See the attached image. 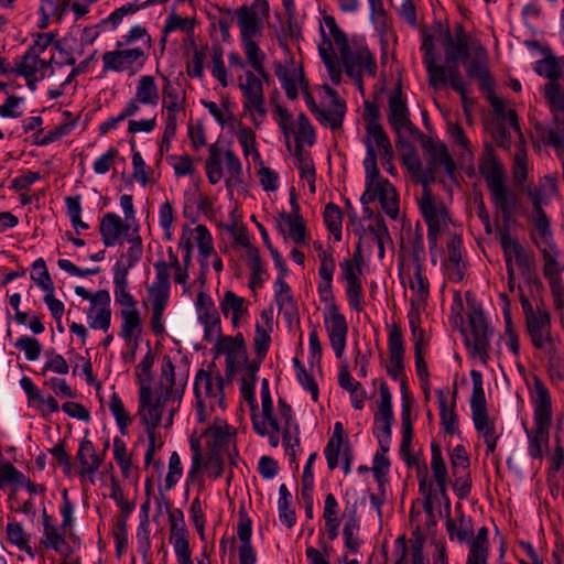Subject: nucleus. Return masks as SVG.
<instances>
[{
  "label": "nucleus",
  "mask_w": 564,
  "mask_h": 564,
  "mask_svg": "<svg viewBox=\"0 0 564 564\" xmlns=\"http://www.w3.org/2000/svg\"><path fill=\"white\" fill-rule=\"evenodd\" d=\"M131 243L132 245L128 251L113 264L112 273H123V275H128L130 269H132L139 261L142 254L141 239L139 237L132 239Z\"/></svg>",
  "instance_id": "13d9d810"
},
{
  "label": "nucleus",
  "mask_w": 564,
  "mask_h": 564,
  "mask_svg": "<svg viewBox=\"0 0 564 564\" xmlns=\"http://www.w3.org/2000/svg\"><path fill=\"white\" fill-rule=\"evenodd\" d=\"M178 247H188L191 249L197 247L200 268L203 271L208 269L209 257L214 254V242L212 234L206 226L200 224L195 227L183 226Z\"/></svg>",
  "instance_id": "aec40b11"
},
{
  "label": "nucleus",
  "mask_w": 564,
  "mask_h": 564,
  "mask_svg": "<svg viewBox=\"0 0 564 564\" xmlns=\"http://www.w3.org/2000/svg\"><path fill=\"white\" fill-rule=\"evenodd\" d=\"M479 172L485 178L488 189L506 183V171L491 149H487L482 153Z\"/></svg>",
  "instance_id": "72a5a7b5"
},
{
  "label": "nucleus",
  "mask_w": 564,
  "mask_h": 564,
  "mask_svg": "<svg viewBox=\"0 0 564 564\" xmlns=\"http://www.w3.org/2000/svg\"><path fill=\"white\" fill-rule=\"evenodd\" d=\"M7 539L9 543L15 545L19 550L26 552L34 557V552L29 544L30 536L19 522H10L6 527Z\"/></svg>",
  "instance_id": "0e129e2a"
},
{
  "label": "nucleus",
  "mask_w": 564,
  "mask_h": 564,
  "mask_svg": "<svg viewBox=\"0 0 564 564\" xmlns=\"http://www.w3.org/2000/svg\"><path fill=\"white\" fill-rule=\"evenodd\" d=\"M188 375L185 366H174L167 358L161 368V388H185Z\"/></svg>",
  "instance_id": "603ef678"
},
{
  "label": "nucleus",
  "mask_w": 564,
  "mask_h": 564,
  "mask_svg": "<svg viewBox=\"0 0 564 564\" xmlns=\"http://www.w3.org/2000/svg\"><path fill=\"white\" fill-rule=\"evenodd\" d=\"M274 73L288 98H297L301 89L304 88V76L301 68L296 67L293 57H286L284 63L274 65Z\"/></svg>",
  "instance_id": "cd10ccee"
},
{
  "label": "nucleus",
  "mask_w": 564,
  "mask_h": 564,
  "mask_svg": "<svg viewBox=\"0 0 564 564\" xmlns=\"http://www.w3.org/2000/svg\"><path fill=\"white\" fill-rule=\"evenodd\" d=\"M184 390H140L138 415L145 430H155L162 422L164 413H169L167 425L182 399Z\"/></svg>",
  "instance_id": "20e7f679"
},
{
  "label": "nucleus",
  "mask_w": 564,
  "mask_h": 564,
  "mask_svg": "<svg viewBox=\"0 0 564 564\" xmlns=\"http://www.w3.org/2000/svg\"><path fill=\"white\" fill-rule=\"evenodd\" d=\"M322 41L319 55L325 64L328 77L334 85L341 82L344 68L359 90H362L364 77H373L377 73L375 55L364 39L348 41L345 32L337 25L334 17L325 15L321 24Z\"/></svg>",
  "instance_id": "f257e3e1"
},
{
  "label": "nucleus",
  "mask_w": 564,
  "mask_h": 564,
  "mask_svg": "<svg viewBox=\"0 0 564 564\" xmlns=\"http://www.w3.org/2000/svg\"><path fill=\"white\" fill-rule=\"evenodd\" d=\"M251 303L248 299L238 295L232 290H225L218 295V307L221 315L229 319L234 329L240 328L250 318Z\"/></svg>",
  "instance_id": "412c9836"
},
{
  "label": "nucleus",
  "mask_w": 564,
  "mask_h": 564,
  "mask_svg": "<svg viewBox=\"0 0 564 564\" xmlns=\"http://www.w3.org/2000/svg\"><path fill=\"white\" fill-rule=\"evenodd\" d=\"M389 122L398 132L410 126L409 110L400 89L389 97Z\"/></svg>",
  "instance_id": "79ce46f5"
},
{
  "label": "nucleus",
  "mask_w": 564,
  "mask_h": 564,
  "mask_svg": "<svg viewBox=\"0 0 564 564\" xmlns=\"http://www.w3.org/2000/svg\"><path fill=\"white\" fill-rule=\"evenodd\" d=\"M388 351L389 361L387 372L389 377L399 384L406 388L408 378L404 367V340L401 328L397 324L388 327Z\"/></svg>",
  "instance_id": "a211bd4d"
},
{
  "label": "nucleus",
  "mask_w": 564,
  "mask_h": 564,
  "mask_svg": "<svg viewBox=\"0 0 564 564\" xmlns=\"http://www.w3.org/2000/svg\"><path fill=\"white\" fill-rule=\"evenodd\" d=\"M274 300L279 312L291 319L297 312V304L292 295L291 288L282 276H278L274 282Z\"/></svg>",
  "instance_id": "37998d69"
},
{
  "label": "nucleus",
  "mask_w": 564,
  "mask_h": 564,
  "mask_svg": "<svg viewBox=\"0 0 564 564\" xmlns=\"http://www.w3.org/2000/svg\"><path fill=\"white\" fill-rule=\"evenodd\" d=\"M360 258V251H358L339 263L340 278L346 281V284L361 281L362 269Z\"/></svg>",
  "instance_id": "338daca9"
},
{
  "label": "nucleus",
  "mask_w": 564,
  "mask_h": 564,
  "mask_svg": "<svg viewBox=\"0 0 564 564\" xmlns=\"http://www.w3.org/2000/svg\"><path fill=\"white\" fill-rule=\"evenodd\" d=\"M456 397L457 390H438L441 422L447 434H454L458 429L455 412Z\"/></svg>",
  "instance_id": "f704fd0d"
},
{
  "label": "nucleus",
  "mask_w": 564,
  "mask_h": 564,
  "mask_svg": "<svg viewBox=\"0 0 564 564\" xmlns=\"http://www.w3.org/2000/svg\"><path fill=\"white\" fill-rule=\"evenodd\" d=\"M77 296L89 302L86 310L87 323L93 329L107 332L111 324V297L107 290H98L95 293L77 285L74 289Z\"/></svg>",
  "instance_id": "ddd939ff"
},
{
  "label": "nucleus",
  "mask_w": 564,
  "mask_h": 564,
  "mask_svg": "<svg viewBox=\"0 0 564 564\" xmlns=\"http://www.w3.org/2000/svg\"><path fill=\"white\" fill-rule=\"evenodd\" d=\"M421 51L423 52V64L425 65L429 82L434 88L449 85L462 99L464 108L468 102L467 84L463 79L457 65H438L437 54L435 52L434 42L431 36L424 37Z\"/></svg>",
  "instance_id": "39448f33"
},
{
  "label": "nucleus",
  "mask_w": 564,
  "mask_h": 564,
  "mask_svg": "<svg viewBox=\"0 0 564 564\" xmlns=\"http://www.w3.org/2000/svg\"><path fill=\"white\" fill-rule=\"evenodd\" d=\"M268 9L267 1L257 0L249 7L243 6L236 10L235 15L241 39H258L262 35Z\"/></svg>",
  "instance_id": "6ab92c4d"
},
{
  "label": "nucleus",
  "mask_w": 564,
  "mask_h": 564,
  "mask_svg": "<svg viewBox=\"0 0 564 564\" xmlns=\"http://www.w3.org/2000/svg\"><path fill=\"white\" fill-rule=\"evenodd\" d=\"M322 93L325 104L317 106L311 100L307 106L322 126L328 127L334 132L340 130L346 113V105L328 85L322 86Z\"/></svg>",
  "instance_id": "2eb2a0df"
},
{
  "label": "nucleus",
  "mask_w": 564,
  "mask_h": 564,
  "mask_svg": "<svg viewBox=\"0 0 564 564\" xmlns=\"http://www.w3.org/2000/svg\"><path fill=\"white\" fill-rule=\"evenodd\" d=\"M234 124L232 129L235 130V134L242 149L245 158L251 156L254 162L261 161V155L257 149L254 131L239 120H234Z\"/></svg>",
  "instance_id": "3c124183"
},
{
  "label": "nucleus",
  "mask_w": 564,
  "mask_h": 564,
  "mask_svg": "<svg viewBox=\"0 0 564 564\" xmlns=\"http://www.w3.org/2000/svg\"><path fill=\"white\" fill-rule=\"evenodd\" d=\"M213 350L215 356H225L226 372L229 377H235L236 372L248 360L247 346L245 337L241 333L235 336L219 335L214 341Z\"/></svg>",
  "instance_id": "dca6fc26"
},
{
  "label": "nucleus",
  "mask_w": 564,
  "mask_h": 564,
  "mask_svg": "<svg viewBox=\"0 0 564 564\" xmlns=\"http://www.w3.org/2000/svg\"><path fill=\"white\" fill-rule=\"evenodd\" d=\"M543 97L552 112H564V87L557 82H549L544 85Z\"/></svg>",
  "instance_id": "69168bd1"
},
{
  "label": "nucleus",
  "mask_w": 564,
  "mask_h": 564,
  "mask_svg": "<svg viewBox=\"0 0 564 564\" xmlns=\"http://www.w3.org/2000/svg\"><path fill=\"white\" fill-rule=\"evenodd\" d=\"M196 25L195 18L191 17H182L177 14L176 12H171L163 24L162 28V39L160 41L162 50H164L166 44L167 35L174 32H182L187 36L193 35L194 29Z\"/></svg>",
  "instance_id": "a19ab883"
},
{
  "label": "nucleus",
  "mask_w": 564,
  "mask_h": 564,
  "mask_svg": "<svg viewBox=\"0 0 564 564\" xmlns=\"http://www.w3.org/2000/svg\"><path fill=\"white\" fill-rule=\"evenodd\" d=\"M154 270L155 279L148 286V302L151 308H166L171 291L169 264L164 260L156 261Z\"/></svg>",
  "instance_id": "bb28decb"
},
{
  "label": "nucleus",
  "mask_w": 564,
  "mask_h": 564,
  "mask_svg": "<svg viewBox=\"0 0 564 564\" xmlns=\"http://www.w3.org/2000/svg\"><path fill=\"white\" fill-rule=\"evenodd\" d=\"M119 315L121 318L120 337L127 345L135 346L142 334L141 316L138 307L120 310Z\"/></svg>",
  "instance_id": "c9c22d12"
},
{
  "label": "nucleus",
  "mask_w": 564,
  "mask_h": 564,
  "mask_svg": "<svg viewBox=\"0 0 564 564\" xmlns=\"http://www.w3.org/2000/svg\"><path fill=\"white\" fill-rule=\"evenodd\" d=\"M162 95L155 78L152 75H142L135 83L134 97L145 106L155 108Z\"/></svg>",
  "instance_id": "ea45409f"
},
{
  "label": "nucleus",
  "mask_w": 564,
  "mask_h": 564,
  "mask_svg": "<svg viewBox=\"0 0 564 564\" xmlns=\"http://www.w3.org/2000/svg\"><path fill=\"white\" fill-rule=\"evenodd\" d=\"M423 147L426 149L429 153V161L427 166L424 170L421 181L427 176L429 173L433 175V182L436 178V172L438 170V166H444L445 172L448 176V178L457 183L456 180V164L452 158V155L448 152L447 147L445 143L440 141H426L424 142Z\"/></svg>",
  "instance_id": "393cba45"
},
{
  "label": "nucleus",
  "mask_w": 564,
  "mask_h": 564,
  "mask_svg": "<svg viewBox=\"0 0 564 564\" xmlns=\"http://www.w3.org/2000/svg\"><path fill=\"white\" fill-rule=\"evenodd\" d=\"M468 322L470 336L466 337V345L474 358L485 362L488 356L489 336L491 335L487 317L480 307L474 306L468 313Z\"/></svg>",
  "instance_id": "f3484780"
},
{
  "label": "nucleus",
  "mask_w": 564,
  "mask_h": 564,
  "mask_svg": "<svg viewBox=\"0 0 564 564\" xmlns=\"http://www.w3.org/2000/svg\"><path fill=\"white\" fill-rule=\"evenodd\" d=\"M343 424L340 422H336L334 425L333 435L324 451L327 460V466L330 470L335 469L338 466V457L340 454V448L343 446Z\"/></svg>",
  "instance_id": "bf43d9fd"
},
{
  "label": "nucleus",
  "mask_w": 564,
  "mask_h": 564,
  "mask_svg": "<svg viewBox=\"0 0 564 564\" xmlns=\"http://www.w3.org/2000/svg\"><path fill=\"white\" fill-rule=\"evenodd\" d=\"M433 182V175L427 174L422 180L423 191L419 199L420 210L427 224L429 232L427 239L430 249L436 248L438 235L446 234L448 219L445 209L442 205L437 204L435 197L432 195L429 186Z\"/></svg>",
  "instance_id": "9b49d317"
},
{
  "label": "nucleus",
  "mask_w": 564,
  "mask_h": 564,
  "mask_svg": "<svg viewBox=\"0 0 564 564\" xmlns=\"http://www.w3.org/2000/svg\"><path fill=\"white\" fill-rule=\"evenodd\" d=\"M446 245V257L442 263L444 274L449 281L459 282L466 273L463 240L459 235L449 232Z\"/></svg>",
  "instance_id": "a878e982"
},
{
  "label": "nucleus",
  "mask_w": 564,
  "mask_h": 564,
  "mask_svg": "<svg viewBox=\"0 0 564 564\" xmlns=\"http://www.w3.org/2000/svg\"><path fill=\"white\" fill-rule=\"evenodd\" d=\"M470 409L474 425L478 433L495 424L488 415L485 390H473Z\"/></svg>",
  "instance_id": "de8ad7c7"
},
{
  "label": "nucleus",
  "mask_w": 564,
  "mask_h": 564,
  "mask_svg": "<svg viewBox=\"0 0 564 564\" xmlns=\"http://www.w3.org/2000/svg\"><path fill=\"white\" fill-rule=\"evenodd\" d=\"M345 523L343 528V536L345 546L352 553H357L361 545V539L359 538L360 520L357 516V507H346L345 509Z\"/></svg>",
  "instance_id": "58836bf2"
},
{
  "label": "nucleus",
  "mask_w": 564,
  "mask_h": 564,
  "mask_svg": "<svg viewBox=\"0 0 564 564\" xmlns=\"http://www.w3.org/2000/svg\"><path fill=\"white\" fill-rule=\"evenodd\" d=\"M433 182V175L427 174L422 180L423 191L419 199L420 210L427 224L429 232L427 239L430 249L436 248L438 235L446 234L448 219L445 209L442 205L437 204L435 197L432 195L429 186Z\"/></svg>",
  "instance_id": "9d476101"
},
{
  "label": "nucleus",
  "mask_w": 564,
  "mask_h": 564,
  "mask_svg": "<svg viewBox=\"0 0 564 564\" xmlns=\"http://www.w3.org/2000/svg\"><path fill=\"white\" fill-rule=\"evenodd\" d=\"M550 427L545 425H535L533 430L524 427L527 437L529 440V455L531 458H542L543 448L549 447Z\"/></svg>",
  "instance_id": "6e6d98bb"
},
{
  "label": "nucleus",
  "mask_w": 564,
  "mask_h": 564,
  "mask_svg": "<svg viewBox=\"0 0 564 564\" xmlns=\"http://www.w3.org/2000/svg\"><path fill=\"white\" fill-rule=\"evenodd\" d=\"M365 121L366 137L364 138V144L366 147V158L364 167L365 171L371 170L373 172L375 169H378L377 156L389 161L392 156V149L388 135L379 123V115L375 107H367Z\"/></svg>",
  "instance_id": "1a4fd4ad"
},
{
  "label": "nucleus",
  "mask_w": 564,
  "mask_h": 564,
  "mask_svg": "<svg viewBox=\"0 0 564 564\" xmlns=\"http://www.w3.org/2000/svg\"><path fill=\"white\" fill-rule=\"evenodd\" d=\"M525 316L527 332L532 345L543 352L550 354L553 349L551 338V318L549 312L541 306L533 307L529 300H521Z\"/></svg>",
  "instance_id": "f8f14e48"
},
{
  "label": "nucleus",
  "mask_w": 564,
  "mask_h": 564,
  "mask_svg": "<svg viewBox=\"0 0 564 564\" xmlns=\"http://www.w3.org/2000/svg\"><path fill=\"white\" fill-rule=\"evenodd\" d=\"M534 411V424L551 426L552 424V400L547 390H536L531 397Z\"/></svg>",
  "instance_id": "8fccbe9b"
},
{
  "label": "nucleus",
  "mask_w": 564,
  "mask_h": 564,
  "mask_svg": "<svg viewBox=\"0 0 564 564\" xmlns=\"http://www.w3.org/2000/svg\"><path fill=\"white\" fill-rule=\"evenodd\" d=\"M469 35L459 26L453 35L448 30L445 32V59L448 65H457L458 59H465L469 56L470 42Z\"/></svg>",
  "instance_id": "2f4dec72"
},
{
  "label": "nucleus",
  "mask_w": 564,
  "mask_h": 564,
  "mask_svg": "<svg viewBox=\"0 0 564 564\" xmlns=\"http://www.w3.org/2000/svg\"><path fill=\"white\" fill-rule=\"evenodd\" d=\"M491 202L497 213L502 218L501 226L510 227L512 218L518 207L517 195L507 187L506 183L489 189Z\"/></svg>",
  "instance_id": "c756f323"
},
{
  "label": "nucleus",
  "mask_w": 564,
  "mask_h": 564,
  "mask_svg": "<svg viewBox=\"0 0 564 564\" xmlns=\"http://www.w3.org/2000/svg\"><path fill=\"white\" fill-rule=\"evenodd\" d=\"M115 304L120 310H132L138 307V302L129 290L128 275L112 273Z\"/></svg>",
  "instance_id": "864d4df0"
},
{
  "label": "nucleus",
  "mask_w": 564,
  "mask_h": 564,
  "mask_svg": "<svg viewBox=\"0 0 564 564\" xmlns=\"http://www.w3.org/2000/svg\"><path fill=\"white\" fill-rule=\"evenodd\" d=\"M77 459L80 465V476H93L101 464V458L96 454L93 442L87 438L79 444Z\"/></svg>",
  "instance_id": "09e8293b"
},
{
  "label": "nucleus",
  "mask_w": 564,
  "mask_h": 564,
  "mask_svg": "<svg viewBox=\"0 0 564 564\" xmlns=\"http://www.w3.org/2000/svg\"><path fill=\"white\" fill-rule=\"evenodd\" d=\"M205 172L210 184H218L226 176L227 186L243 183V167L236 152L218 143L208 148V158L205 162Z\"/></svg>",
  "instance_id": "423d86ee"
},
{
  "label": "nucleus",
  "mask_w": 564,
  "mask_h": 564,
  "mask_svg": "<svg viewBox=\"0 0 564 564\" xmlns=\"http://www.w3.org/2000/svg\"><path fill=\"white\" fill-rule=\"evenodd\" d=\"M53 59V53H51L48 57H40L25 52L24 55L15 63L14 73L24 77L28 87L31 90H35L36 83L44 79L51 72Z\"/></svg>",
  "instance_id": "b1692460"
},
{
  "label": "nucleus",
  "mask_w": 564,
  "mask_h": 564,
  "mask_svg": "<svg viewBox=\"0 0 564 564\" xmlns=\"http://www.w3.org/2000/svg\"><path fill=\"white\" fill-rule=\"evenodd\" d=\"M197 321L204 328V340L213 343L221 334L220 312L217 311L212 296L199 292L195 301Z\"/></svg>",
  "instance_id": "5701e85b"
},
{
  "label": "nucleus",
  "mask_w": 564,
  "mask_h": 564,
  "mask_svg": "<svg viewBox=\"0 0 564 564\" xmlns=\"http://www.w3.org/2000/svg\"><path fill=\"white\" fill-rule=\"evenodd\" d=\"M558 194L557 177L554 174L545 175L538 186L528 192L534 208L544 207Z\"/></svg>",
  "instance_id": "e433bc0d"
},
{
  "label": "nucleus",
  "mask_w": 564,
  "mask_h": 564,
  "mask_svg": "<svg viewBox=\"0 0 564 564\" xmlns=\"http://www.w3.org/2000/svg\"><path fill=\"white\" fill-rule=\"evenodd\" d=\"M470 409L474 425L478 433L495 424L488 415L485 390H473Z\"/></svg>",
  "instance_id": "49530a36"
},
{
  "label": "nucleus",
  "mask_w": 564,
  "mask_h": 564,
  "mask_svg": "<svg viewBox=\"0 0 564 564\" xmlns=\"http://www.w3.org/2000/svg\"><path fill=\"white\" fill-rule=\"evenodd\" d=\"M292 212L280 214L278 229L285 239L300 246L306 243V228L303 217L300 214V207L294 199H291Z\"/></svg>",
  "instance_id": "c85d7f7f"
},
{
  "label": "nucleus",
  "mask_w": 564,
  "mask_h": 564,
  "mask_svg": "<svg viewBox=\"0 0 564 564\" xmlns=\"http://www.w3.org/2000/svg\"><path fill=\"white\" fill-rule=\"evenodd\" d=\"M400 279L412 292L408 319L414 345L416 375L421 383L426 384L429 378L427 367L424 360L426 339L425 332L421 327V316L426 308L430 283L423 270L420 251L415 250L411 258L403 260L400 265Z\"/></svg>",
  "instance_id": "f03ea898"
},
{
  "label": "nucleus",
  "mask_w": 564,
  "mask_h": 564,
  "mask_svg": "<svg viewBox=\"0 0 564 564\" xmlns=\"http://www.w3.org/2000/svg\"><path fill=\"white\" fill-rule=\"evenodd\" d=\"M366 189L360 197L364 212L371 214L368 204L378 200L388 217L395 220L399 217V197L394 186L379 173L378 169L365 171Z\"/></svg>",
  "instance_id": "0eeeda50"
},
{
  "label": "nucleus",
  "mask_w": 564,
  "mask_h": 564,
  "mask_svg": "<svg viewBox=\"0 0 564 564\" xmlns=\"http://www.w3.org/2000/svg\"><path fill=\"white\" fill-rule=\"evenodd\" d=\"M510 227L497 225V234L503 250L506 267L510 275L513 274V262L520 267L527 264V257L520 243L509 232Z\"/></svg>",
  "instance_id": "7c9ffc66"
},
{
  "label": "nucleus",
  "mask_w": 564,
  "mask_h": 564,
  "mask_svg": "<svg viewBox=\"0 0 564 564\" xmlns=\"http://www.w3.org/2000/svg\"><path fill=\"white\" fill-rule=\"evenodd\" d=\"M262 77L254 72L246 70L238 78V87L242 94V115L259 128L268 113Z\"/></svg>",
  "instance_id": "6e6552de"
},
{
  "label": "nucleus",
  "mask_w": 564,
  "mask_h": 564,
  "mask_svg": "<svg viewBox=\"0 0 564 564\" xmlns=\"http://www.w3.org/2000/svg\"><path fill=\"white\" fill-rule=\"evenodd\" d=\"M29 406L34 408L43 417L48 416L58 410V403L54 397L45 393L44 390H25Z\"/></svg>",
  "instance_id": "4d7b16f0"
},
{
  "label": "nucleus",
  "mask_w": 564,
  "mask_h": 564,
  "mask_svg": "<svg viewBox=\"0 0 564 564\" xmlns=\"http://www.w3.org/2000/svg\"><path fill=\"white\" fill-rule=\"evenodd\" d=\"M323 318L335 356L341 359L346 349L348 334L346 317L339 312L337 305H327L323 313Z\"/></svg>",
  "instance_id": "4be33fe9"
},
{
  "label": "nucleus",
  "mask_w": 564,
  "mask_h": 564,
  "mask_svg": "<svg viewBox=\"0 0 564 564\" xmlns=\"http://www.w3.org/2000/svg\"><path fill=\"white\" fill-rule=\"evenodd\" d=\"M323 216L324 223L328 231L333 235L335 241H340L343 227V214L340 208L333 203H328L325 206Z\"/></svg>",
  "instance_id": "774afa93"
},
{
  "label": "nucleus",
  "mask_w": 564,
  "mask_h": 564,
  "mask_svg": "<svg viewBox=\"0 0 564 564\" xmlns=\"http://www.w3.org/2000/svg\"><path fill=\"white\" fill-rule=\"evenodd\" d=\"M196 398L197 415L199 422L206 420V410H214L216 405L224 409L225 395L223 390H194Z\"/></svg>",
  "instance_id": "5fc2aeb1"
},
{
  "label": "nucleus",
  "mask_w": 564,
  "mask_h": 564,
  "mask_svg": "<svg viewBox=\"0 0 564 564\" xmlns=\"http://www.w3.org/2000/svg\"><path fill=\"white\" fill-rule=\"evenodd\" d=\"M130 229L120 216L116 213L105 214L99 224L101 240L106 247H113L121 243V237L127 235Z\"/></svg>",
  "instance_id": "473e14b6"
},
{
  "label": "nucleus",
  "mask_w": 564,
  "mask_h": 564,
  "mask_svg": "<svg viewBox=\"0 0 564 564\" xmlns=\"http://www.w3.org/2000/svg\"><path fill=\"white\" fill-rule=\"evenodd\" d=\"M471 47L476 53V57L467 65V75L470 78H476L482 90H491L492 80L487 67L486 52L479 44H473Z\"/></svg>",
  "instance_id": "4c0bfd02"
},
{
  "label": "nucleus",
  "mask_w": 564,
  "mask_h": 564,
  "mask_svg": "<svg viewBox=\"0 0 564 564\" xmlns=\"http://www.w3.org/2000/svg\"><path fill=\"white\" fill-rule=\"evenodd\" d=\"M152 46V37L147 29L135 24L117 41L115 50L102 54V68L105 72L133 76L143 69Z\"/></svg>",
  "instance_id": "7ed1b4c3"
},
{
  "label": "nucleus",
  "mask_w": 564,
  "mask_h": 564,
  "mask_svg": "<svg viewBox=\"0 0 564 564\" xmlns=\"http://www.w3.org/2000/svg\"><path fill=\"white\" fill-rule=\"evenodd\" d=\"M68 0H41L39 6V29H46L52 20L61 22L67 10Z\"/></svg>",
  "instance_id": "c03bdc74"
},
{
  "label": "nucleus",
  "mask_w": 564,
  "mask_h": 564,
  "mask_svg": "<svg viewBox=\"0 0 564 564\" xmlns=\"http://www.w3.org/2000/svg\"><path fill=\"white\" fill-rule=\"evenodd\" d=\"M295 141L300 144L313 145L316 141L315 130L308 117L301 112L295 122L292 123Z\"/></svg>",
  "instance_id": "e2e57ef3"
},
{
  "label": "nucleus",
  "mask_w": 564,
  "mask_h": 564,
  "mask_svg": "<svg viewBox=\"0 0 564 564\" xmlns=\"http://www.w3.org/2000/svg\"><path fill=\"white\" fill-rule=\"evenodd\" d=\"M161 115L164 126L178 127L186 113V93L180 84L163 77Z\"/></svg>",
  "instance_id": "4468645a"
},
{
  "label": "nucleus",
  "mask_w": 564,
  "mask_h": 564,
  "mask_svg": "<svg viewBox=\"0 0 564 564\" xmlns=\"http://www.w3.org/2000/svg\"><path fill=\"white\" fill-rule=\"evenodd\" d=\"M243 43V51L248 64L253 68L254 73L267 79V72L264 69V54L256 43V39H241Z\"/></svg>",
  "instance_id": "680f3d73"
},
{
  "label": "nucleus",
  "mask_w": 564,
  "mask_h": 564,
  "mask_svg": "<svg viewBox=\"0 0 564 564\" xmlns=\"http://www.w3.org/2000/svg\"><path fill=\"white\" fill-rule=\"evenodd\" d=\"M488 100L492 110L500 120L508 123L516 131L520 130L517 113L514 109L510 107L506 99L499 98L492 93H490L488 96Z\"/></svg>",
  "instance_id": "052dcab7"
},
{
  "label": "nucleus",
  "mask_w": 564,
  "mask_h": 564,
  "mask_svg": "<svg viewBox=\"0 0 564 564\" xmlns=\"http://www.w3.org/2000/svg\"><path fill=\"white\" fill-rule=\"evenodd\" d=\"M533 69L550 82H556L564 76V56L557 57L546 50L544 57L535 62Z\"/></svg>",
  "instance_id": "a18cd8bd"
}]
</instances>
